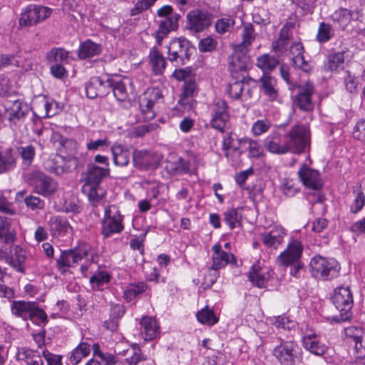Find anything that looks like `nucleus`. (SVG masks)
Instances as JSON below:
<instances>
[{"instance_id":"nucleus-1","label":"nucleus","mask_w":365,"mask_h":365,"mask_svg":"<svg viewBox=\"0 0 365 365\" xmlns=\"http://www.w3.org/2000/svg\"><path fill=\"white\" fill-rule=\"evenodd\" d=\"M108 175V168H102L92 163L88 165L81 190L93 206H96L105 197L106 192L102 187L101 182Z\"/></svg>"},{"instance_id":"nucleus-2","label":"nucleus","mask_w":365,"mask_h":365,"mask_svg":"<svg viewBox=\"0 0 365 365\" xmlns=\"http://www.w3.org/2000/svg\"><path fill=\"white\" fill-rule=\"evenodd\" d=\"M88 256H91L92 262H96L98 259V255L91 246L83 243L74 249L62 251L59 258L57 259V266L61 272H66V268L74 267Z\"/></svg>"},{"instance_id":"nucleus-3","label":"nucleus","mask_w":365,"mask_h":365,"mask_svg":"<svg viewBox=\"0 0 365 365\" xmlns=\"http://www.w3.org/2000/svg\"><path fill=\"white\" fill-rule=\"evenodd\" d=\"M331 301L336 309L339 312V315L333 317L332 320L336 322H343L351 318V309L354 304L352 292L349 287H339L334 289Z\"/></svg>"},{"instance_id":"nucleus-4","label":"nucleus","mask_w":365,"mask_h":365,"mask_svg":"<svg viewBox=\"0 0 365 365\" xmlns=\"http://www.w3.org/2000/svg\"><path fill=\"white\" fill-rule=\"evenodd\" d=\"M195 51L190 41L185 38H175L168 46V59L176 67L187 63Z\"/></svg>"},{"instance_id":"nucleus-5","label":"nucleus","mask_w":365,"mask_h":365,"mask_svg":"<svg viewBox=\"0 0 365 365\" xmlns=\"http://www.w3.org/2000/svg\"><path fill=\"white\" fill-rule=\"evenodd\" d=\"M312 275L320 279H331L339 274L340 266L333 258H326L320 255L313 257L309 263Z\"/></svg>"},{"instance_id":"nucleus-6","label":"nucleus","mask_w":365,"mask_h":365,"mask_svg":"<svg viewBox=\"0 0 365 365\" xmlns=\"http://www.w3.org/2000/svg\"><path fill=\"white\" fill-rule=\"evenodd\" d=\"M123 219L124 216L117 206L111 205L106 207L101 220V234L103 237L108 238L121 233L124 230Z\"/></svg>"},{"instance_id":"nucleus-7","label":"nucleus","mask_w":365,"mask_h":365,"mask_svg":"<svg viewBox=\"0 0 365 365\" xmlns=\"http://www.w3.org/2000/svg\"><path fill=\"white\" fill-rule=\"evenodd\" d=\"M25 180L36 193L45 197L53 195L58 188L56 180L40 171L28 173L25 175Z\"/></svg>"},{"instance_id":"nucleus-8","label":"nucleus","mask_w":365,"mask_h":365,"mask_svg":"<svg viewBox=\"0 0 365 365\" xmlns=\"http://www.w3.org/2000/svg\"><path fill=\"white\" fill-rule=\"evenodd\" d=\"M285 140L289 147V151L295 154L304 152L310 145L309 134L304 125L292 126L286 135Z\"/></svg>"},{"instance_id":"nucleus-9","label":"nucleus","mask_w":365,"mask_h":365,"mask_svg":"<svg viewBox=\"0 0 365 365\" xmlns=\"http://www.w3.org/2000/svg\"><path fill=\"white\" fill-rule=\"evenodd\" d=\"M51 9L48 7L31 4L21 13L19 25L24 26H34L48 18Z\"/></svg>"},{"instance_id":"nucleus-10","label":"nucleus","mask_w":365,"mask_h":365,"mask_svg":"<svg viewBox=\"0 0 365 365\" xmlns=\"http://www.w3.org/2000/svg\"><path fill=\"white\" fill-rule=\"evenodd\" d=\"M273 349V355L282 365H294L298 359L299 347L293 341H283Z\"/></svg>"},{"instance_id":"nucleus-11","label":"nucleus","mask_w":365,"mask_h":365,"mask_svg":"<svg viewBox=\"0 0 365 365\" xmlns=\"http://www.w3.org/2000/svg\"><path fill=\"white\" fill-rule=\"evenodd\" d=\"M256 88V82L250 78H243L240 81H234L228 85V93L235 100L247 101L252 96Z\"/></svg>"},{"instance_id":"nucleus-12","label":"nucleus","mask_w":365,"mask_h":365,"mask_svg":"<svg viewBox=\"0 0 365 365\" xmlns=\"http://www.w3.org/2000/svg\"><path fill=\"white\" fill-rule=\"evenodd\" d=\"M187 29L194 33H200L209 26L212 21V15L205 10L195 9L187 14Z\"/></svg>"},{"instance_id":"nucleus-13","label":"nucleus","mask_w":365,"mask_h":365,"mask_svg":"<svg viewBox=\"0 0 365 365\" xmlns=\"http://www.w3.org/2000/svg\"><path fill=\"white\" fill-rule=\"evenodd\" d=\"M161 158V155L147 150H134L133 152V165L141 170L156 168Z\"/></svg>"},{"instance_id":"nucleus-14","label":"nucleus","mask_w":365,"mask_h":365,"mask_svg":"<svg viewBox=\"0 0 365 365\" xmlns=\"http://www.w3.org/2000/svg\"><path fill=\"white\" fill-rule=\"evenodd\" d=\"M162 98L163 96L160 89L153 88L148 89L140 98L139 106L144 120H150L154 118L153 106Z\"/></svg>"},{"instance_id":"nucleus-15","label":"nucleus","mask_w":365,"mask_h":365,"mask_svg":"<svg viewBox=\"0 0 365 365\" xmlns=\"http://www.w3.org/2000/svg\"><path fill=\"white\" fill-rule=\"evenodd\" d=\"M110 78L108 76L104 77L94 76L91 78L86 84V93L91 99L97 97H103L110 91Z\"/></svg>"},{"instance_id":"nucleus-16","label":"nucleus","mask_w":365,"mask_h":365,"mask_svg":"<svg viewBox=\"0 0 365 365\" xmlns=\"http://www.w3.org/2000/svg\"><path fill=\"white\" fill-rule=\"evenodd\" d=\"M303 249L301 241L292 239L289 242L287 248L278 256V262L281 265L289 266L291 264L300 261Z\"/></svg>"},{"instance_id":"nucleus-17","label":"nucleus","mask_w":365,"mask_h":365,"mask_svg":"<svg viewBox=\"0 0 365 365\" xmlns=\"http://www.w3.org/2000/svg\"><path fill=\"white\" fill-rule=\"evenodd\" d=\"M297 175L307 188L319 190L323 186V181L319 171L306 165L300 167Z\"/></svg>"},{"instance_id":"nucleus-18","label":"nucleus","mask_w":365,"mask_h":365,"mask_svg":"<svg viewBox=\"0 0 365 365\" xmlns=\"http://www.w3.org/2000/svg\"><path fill=\"white\" fill-rule=\"evenodd\" d=\"M298 93L294 96V104L300 110L309 111L314 108V103L312 96L314 94V88L312 83H307L305 85L297 86Z\"/></svg>"},{"instance_id":"nucleus-19","label":"nucleus","mask_w":365,"mask_h":365,"mask_svg":"<svg viewBox=\"0 0 365 365\" xmlns=\"http://www.w3.org/2000/svg\"><path fill=\"white\" fill-rule=\"evenodd\" d=\"M250 65L247 50L234 46V52L229 58V70L231 73L246 71Z\"/></svg>"},{"instance_id":"nucleus-20","label":"nucleus","mask_w":365,"mask_h":365,"mask_svg":"<svg viewBox=\"0 0 365 365\" xmlns=\"http://www.w3.org/2000/svg\"><path fill=\"white\" fill-rule=\"evenodd\" d=\"M180 17V14H171V16L162 18L159 21V28L155 34L158 45L161 44L162 41L170 31H175L178 29Z\"/></svg>"},{"instance_id":"nucleus-21","label":"nucleus","mask_w":365,"mask_h":365,"mask_svg":"<svg viewBox=\"0 0 365 365\" xmlns=\"http://www.w3.org/2000/svg\"><path fill=\"white\" fill-rule=\"evenodd\" d=\"M247 277L254 286L263 288L269 279V273L267 269L262 267L260 262L257 261L252 266Z\"/></svg>"},{"instance_id":"nucleus-22","label":"nucleus","mask_w":365,"mask_h":365,"mask_svg":"<svg viewBox=\"0 0 365 365\" xmlns=\"http://www.w3.org/2000/svg\"><path fill=\"white\" fill-rule=\"evenodd\" d=\"M285 235L282 227L274 226L269 232L261 234L260 240L266 247L277 249L282 243Z\"/></svg>"},{"instance_id":"nucleus-23","label":"nucleus","mask_w":365,"mask_h":365,"mask_svg":"<svg viewBox=\"0 0 365 365\" xmlns=\"http://www.w3.org/2000/svg\"><path fill=\"white\" fill-rule=\"evenodd\" d=\"M15 358L21 365H43L39 352L28 348L17 349Z\"/></svg>"},{"instance_id":"nucleus-24","label":"nucleus","mask_w":365,"mask_h":365,"mask_svg":"<svg viewBox=\"0 0 365 365\" xmlns=\"http://www.w3.org/2000/svg\"><path fill=\"white\" fill-rule=\"evenodd\" d=\"M11 218L0 215V242L11 245L16 240V233L11 226Z\"/></svg>"},{"instance_id":"nucleus-25","label":"nucleus","mask_w":365,"mask_h":365,"mask_svg":"<svg viewBox=\"0 0 365 365\" xmlns=\"http://www.w3.org/2000/svg\"><path fill=\"white\" fill-rule=\"evenodd\" d=\"M213 255L212 257V264L210 267L219 270L220 269L225 267L229 262H230V258L234 261L235 257L232 254L228 253L222 250V247L220 244H215L212 247Z\"/></svg>"},{"instance_id":"nucleus-26","label":"nucleus","mask_w":365,"mask_h":365,"mask_svg":"<svg viewBox=\"0 0 365 365\" xmlns=\"http://www.w3.org/2000/svg\"><path fill=\"white\" fill-rule=\"evenodd\" d=\"M304 347L316 355L322 356L327 351V346L321 344L315 332L306 334L302 339Z\"/></svg>"},{"instance_id":"nucleus-27","label":"nucleus","mask_w":365,"mask_h":365,"mask_svg":"<svg viewBox=\"0 0 365 365\" xmlns=\"http://www.w3.org/2000/svg\"><path fill=\"white\" fill-rule=\"evenodd\" d=\"M16 163V157L11 148L0 151V175L14 170Z\"/></svg>"},{"instance_id":"nucleus-28","label":"nucleus","mask_w":365,"mask_h":365,"mask_svg":"<svg viewBox=\"0 0 365 365\" xmlns=\"http://www.w3.org/2000/svg\"><path fill=\"white\" fill-rule=\"evenodd\" d=\"M35 302H26L24 300L13 301L11 311L13 315L26 321L31 317Z\"/></svg>"},{"instance_id":"nucleus-29","label":"nucleus","mask_w":365,"mask_h":365,"mask_svg":"<svg viewBox=\"0 0 365 365\" xmlns=\"http://www.w3.org/2000/svg\"><path fill=\"white\" fill-rule=\"evenodd\" d=\"M148 58L155 75H162L166 68V61L157 47L150 49Z\"/></svg>"},{"instance_id":"nucleus-30","label":"nucleus","mask_w":365,"mask_h":365,"mask_svg":"<svg viewBox=\"0 0 365 365\" xmlns=\"http://www.w3.org/2000/svg\"><path fill=\"white\" fill-rule=\"evenodd\" d=\"M264 145L272 153L283 155L289 153L286 140L281 145L279 135L277 133L267 136L264 140Z\"/></svg>"},{"instance_id":"nucleus-31","label":"nucleus","mask_w":365,"mask_h":365,"mask_svg":"<svg viewBox=\"0 0 365 365\" xmlns=\"http://www.w3.org/2000/svg\"><path fill=\"white\" fill-rule=\"evenodd\" d=\"M102 51L101 46L88 39L79 46L78 56L80 59H86L99 55Z\"/></svg>"},{"instance_id":"nucleus-32","label":"nucleus","mask_w":365,"mask_h":365,"mask_svg":"<svg viewBox=\"0 0 365 365\" xmlns=\"http://www.w3.org/2000/svg\"><path fill=\"white\" fill-rule=\"evenodd\" d=\"M110 91H113L114 96L119 101H125L128 98L127 85L130 83L129 79L122 80L120 78H110Z\"/></svg>"},{"instance_id":"nucleus-33","label":"nucleus","mask_w":365,"mask_h":365,"mask_svg":"<svg viewBox=\"0 0 365 365\" xmlns=\"http://www.w3.org/2000/svg\"><path fill=\"white\" fill-rule=\"evenodd\" d=\"M261 88L264 94L270 100L274 101L278 96V91L276 89V79L271 76L264 73L260 78Z\"/></svg>"},{"instance_id":"nucleus-34","label":"nucleus","mask_w":365,"mask_h":365,"mask_svg":"<svg viewBox=\"0 0 365 365\" xmlns=\"http://www.w3.org/2000/svg\"><path fill=\"white\" fill-rule=\"evenodd\" d=\"M113 159L115 165L125 166L130 161V151L120 145H114L111 148Z\"/></svg>"},{"instance_id":"nucleus-35","label":"nucleus","mask_w":365,"mask_h":365,"mask_svg":"<svg viewBox=\"0 0 365 365\" xmlns=\"http://www.w3.org/2000/svg\"><path fill=\"white\" fill-rule=\"evenodd\" d=\"M26 260V252L21 247L16 246L14 255L9 258V263L16 271L24 272V263Z\"/></svg>"},{"instance_id":"nucleus-36","label":"nucleus","mask_w":365,"mask_h":365,"mask_svg":"<svg viewBox=\"0 0 365 365\" xmlns=\"http://www.w3.org/2000/svg\"><path fill=\"white\" fill-rule=\"evenodd\" d=\"M141 331L145 334V340L153 339L158 333L156 321L150 317H143L140 322Z\"/></svg>"},{"instance_id":"nucleus-37","label":"nucleus","mask_w":365,"mask_h":365,"mask_svg":"<svg viewBox=\"0 0 365 365\" xmlns=\"http://www.w3.org/2000/svg\"><path fill=\"white\" fill-rule=\"evenodd\" d=\"M90 344L86 342H81L71 352L69 361L72 364L76 365L78 364L83 358L86 357L90 354Z\"/></svg>"},{"instance_id":"nucleus-38","label":"nucleus","mask_w":365,"mask_h":365,"mask_svg":"<svg viewBox=\"0 0 365 365\" xmlns=\"http://www.w3.org/2000/svg\"><path fill=\"white\" fill-rule=\"evenodd\" d=\"M69 52L63 48H53L46 53V58L48 63H63L68 58Z\"/></svg>"},{"instance_id":"nucleus-39","label":"nucleus","mask_w":365,"mask_h":365,"mask_svg":"<svg viewBox=\"0 0 365 365\" xmlns=\"http://www.w3.org/2000/svg\"><path fill=\"white\" fill-rule=\"evenodd\" d=\"M365 205V195L360 187L356 186L353 190V202L350 205L351 213L356 214L364 207Z\"/></svg>"},{"instance_id":"nucleus-40","label":"nucleus","mask_w":365,"mask_h":365,"mask_svg":"<svg viewBox=\"0 0 365 365\" xmlns=\"http://www.w3.org/2000/svg\"><path fill=\"white\" fill-rule=\"evenodd\" d=\"M279 61L268 54L259 56L257 59V66L260 68L264 73L274 70L278 65Z\"/></svg>"},{"instance_id":"nucleus-41","label":"nucleus","mask_w":365,"mask_h":365,"mask_svg":"<svg viewBox=\"0 0 365 365\" xmlns=\"http://www.w3.org/2000/svg\"><path fill=\"white\" fill-rule=\"evenodd\" d=\"M196 317L197 321L202 324L212 326L218 322V318L208 307H205L198 311L196 314Z\"/></svg>"},{"instance_id":"nucleus-42","label":"nucleus","mask_w":365,"mask_h":365,"mask_svg":"<svg viewBox=\"0 0 365 365\" xmlns=\"http://www.w3.org/2000/svg\"><path fill=\"white\" fill-rule=\"evenodd\" d=\"M230 118V114H222L220 115L212 114L211 127L221 133H224L229 128Z\"/></svg>"},{"instance_id":"nucleus-43","label":"nucleus","mask_w":365,"mask_h":365,"mask_svg":"<svg viewBox=\"0 0 365 365\" xmlns=\"http://www.w3.org/2000/svg\"><path fill=\"white\" fill-rule=\"evenodd\" d=\"M242 37V41L235 46L247 51V48L252 44V41L255 38L254 26L252 24H247L243 27Z\"/></svg>"},{"instance_id":"nucleus-44","label":"nucleus","mask_w":365,"mask_h":365,"mask_svg":"<svg viewBox=\"0 0 365 365\" xmlns=\"http://www.w3.org/2000/svg\"><path fill=\"white\" fill-rule=\"evenodd\" d=\"M125 361L128 365H137L139 362L145 360L138 346H133L125 351Z\"/></svg>"},{"instance_id":"nucleus-45","label":"nucleus","mask_w":365,"mask_h":365,"mask_svg":"<svg viewBox=\"0 0 365 365\" xmlns=\"http://www.w3.org/2000/svg\"><path fill=\"white\" fill-rule=\"evenodd\" d=\"M27 110V106L26 104L19 101H16L8 111V119L10 121L14 120L15 119L19 120L25 116Z\"/></svg>"},{"instance_id":"nucleus-46","label":"nucleus","mask_w":365,"mask_h":365,"mask_svg":"<svg viewBox=\"0 0 365 365\" xmlns=\"http://www.w3.org/2000/svg\"><path fill=\"white\" fill-rule=\"evenodd\" d=\"M147 287L148 286L145 282L131 284L125 290L124 297L128 302H130L139 294L145 292Z\"/></svg>"},{"instance_id":"nucleus-47","label":"nucleus","mask_w":365,"mask_h":365,"mask_svg":"<svg viewBox=\"0 0 365 365\" xmlns=\"http://www.w3.org/2000/svg\"><path fill=\"white\" fill-rule=\"evenodd\" d=\"M246 143L248 145V156L249 158H260L264 155L263 148L259 143L250 138L239 139V144Z\"/></svg>"},{"instance_id":"nucleus-48","label":"nucleus","mask_w":365,"mask_h":365,"mask_svg":"<svg viewBox=\"0 0 365 365\" xmlns=\"http://www.w3.org/2000/svg\"><path fill=\"white\" fill-rule=\"evenodd\" d=\"M223 216L225 222L228 225L230 230H233L241 225V216L237 209L230 208L227 210Z\"/></svg>"},{"instance_id":"nucleus-49","label":"nucleus","mask_w":365,"mask_h":365,"mask_svg":"<svg viewBox=\"0 0 365 365\" xmlns=\"http://www.w3.org/2000/svg\"><path fill=\"white\" fill-rule=\"evenodd\" d=\"M18 152L22 159L23 163L26 166L31 165L35 154V148L33 145L21 146L18 148Z\"/></svg>"},{"instance_id":"nucleus-50","label":"nucleus","mask_w":365,"mask_h":365,"mask_svg":"<svg viewBox=\"0 0 365 365\" xmlns=\"http://www.w3.org/2000/svg\"><path fill=\"white\" fill-rule=\"evenodd\" d=\"M281 190L288 197H294L300 190L298 185L292 179H284L281 185Z\"/></svg>"},{"instance_id":"nucleus-51","label":"nucleus","mask_w":365,"mask_h":365,"mask_svg":"<svg viewBox=\"0 0 365 365\" xmlns=\"http://www.w3.org/2000/svg\"><path fill=\"white\" fill-rule=\"evenodd\" d=\"M334 21H337L341 26H344L351 22L352 12L346 9H339L332 15Z\"/></svg>"},{"instance_id":"nucleus-52","label":"nucleus","mask_w":365,"mask_h":365,"mask_svg":"<svg viewBox=\"0 0 365 365\" xmlns=\"http://www.w3.org/2000/svg\"><path fill=\"white\" fill-rule=\"evenodd\" d=\"M61 151H64L68 155H73L78 150V143L76 140L60 136Z\"/></svg>"},{"instance_id":"nucleus-53","label":"nucleus","mask_w":365,"mask_h":365,"mask_svg":"<svg viewBox=\"0 0 365 365\" xmlns=\"http://www.w3.org/2000/svg\"><path fill=\"white\" fill-rule=\"evenodd\" d=\"M344 63V56L341 52L330 54L327 58L326 66L329 71H335Z\"/></svg>"},{"instance_id":"nucleus-54","label":"nucleus","mask_w":365,"mask_h":365,"mask_svg":"<svg viewBox=\"0 0 365 365\" xmlns=\"http://www.w3.org/2000/svg\"><path fill=\"white\" fill-rule=\"evenodd\" d=\"M29 319L34 323H42L46 324L48 322L46 313L38 307V304L34 302V309L31 312Z\"/></svg>"},{"instance_id":"nucleus-55","label":"nucleus","mask_w":365,"mask_h":365,"mask_svg":"<svg viewBox=\"0 0 365 365\" xmlns=\"http://www.w3.org/2000/svg\"><path fill=\"white\" fill-rule=\"evenodd\" d=\"M235 25V20L232 18H222L215 23V29L217 33L225 34L230 31Z\"/></svg>"},{"instance_id":"nucleus-56","label":"nucleus","mask_w":365,"mask_h":365,"mask_svg":"<svg viewBox=\"0 0 365 365\" xmlns=\"http://www.w3.org/2000/svg\"><path fill=\"white\" fill-rule=\"evenodd\" d=\"M157 0H138L130 11L131 16H136L149 9Z\"/></svg>"},{"instance_id":"nucleus-57","label":"nucleus","mask_w":365,"mask_h":365,"mask_svg":"<svg viewBox=\"0 0 365 365\" xmlns=\"http://www.w3.org/2000/svg\"><path fill=\"white\" fill-rule=\"evenodd\" d=\"M110 281V276L106 272H99L98 273L93 275L90 279L91 285L96 289H100L101 286L108 283Z\"/></svg>"},{"instance_id":"nucleus-58","label":"nucleus","mask_w":365,"mask_h":365,"mask_svg":"<svg viewBox=\"0 0 365 365\" xmlns=\"http://www.w3.org/2000/svg\"><path fill=\"white\" fill-rule=\"evenodd\" d=\"M235 138L232 133H229L225 135L223 138L222 147V150L225 151V155L228 158V151L230 149H232L235 151L239 150V145H236L235 143Z\"/></svg>"},{"instance_id":"nucleus-59","label":"nucleus","mask_w":365,"mask_h":365,"mask_svg":"<svg viewBox=\"0 0 365 365\" xmlns=\"http://www.w3.org/2000/svg\"><path fill=\"white\" fill-rule=\"evenodd\" d=\"M173 76L178 81H183L184 82L191 81L195 78V75L192 73V71L190 67L176 69L173 72Z\"/></svg>"},{"instance_id":"nucleus-60","label":"nucleus","mask_w":365,"mask_h":365,"mask_svg":"<svg viewBox=\"0 0 365 365\" xmlns=\"http://www.w3.org/2000/svg\"><path fill=\"white\" fill-rule=\"evenodd\" d=\"M173 170L176 174L188 173L190 170V163L189 160H185L182 158H179L173 163Z\"/></svg>"},{"instance_id":"nucleus-61","label":"nucleus","mask_w":365,"mask_h":365,"mask_svg":"<svg viewBox=\"0 0 365 365\" xmlns=\"http://www.w3.org/2000/svg\"><path fill=\"white\" fill-rule=\"evenodd\" d=\"M270 126L271 123L269 120H259L253 124L252 131L255 135H260L262 133H266Z\"/></svg>"},{"instance_id":"nucleus-62","label":"nucleus","mask_w":365,"mask_h":365,"mask_svg":"<svg viewBox=\"0 0 365 365\" xmlns=\"http://www.w3.org/2000/svg\"><path fill=\"white\" fill-rule=\"evenodd\" d=\"M289 40L278 38L277 40L272 43V50L278 55H284L287 52V47L289 45Z\"/></svg>"},{"instance_id":"nucleus-63","label":"nucleus","mask_w":365,"mask_h":365,"mask_svg":"<svg viewBox=\"0 0 365 365\" xmlns=\"http://www.w3.org/2000/svg\"><path fill=\"white\" fill-rule=\"evenodd\" d=\"M26 205L32 210H42L44 207V202L38 197L29 195L24 198Z\"/></svg>"},{"instance_id":"nucleus-64","label":"nucleus","mask_w":365,"mask_h":365,"mask_svg":"<svg viewBox=\"0 0 365 365\" xmlns=\"http://www.w3.org/2000/svg\"><path fill=\"white\" fill-rule=\"evenodd\" d=\"M212 114L222 115L230 114L229 107L227 102L225 100L218 99L215 101L212 107Z\"/></svg>"}]
</instances>
